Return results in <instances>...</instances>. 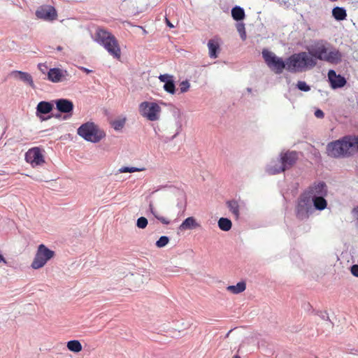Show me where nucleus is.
Here are the masks:
<instances>
[{
    "mask_svg": "<svg viewBox=\"0 0 358 358\" xmlns=\"http://www.w3.org/2000/svg\"><path fill=\"white\" fill-rule=\"evenodd\" d=\"M262 57L267 66L277 74H280L282 72L284 69H287V59L283 61L281 58H279L271 50L264 49L262 50Z\"/></svg>",
    "mask_w": 358,
    "mask_h": 358,
    "instance_id": "obj_9",
    "label": "nucleus"
},
{
    "mask_svg": "<svg viewBox=\"0 0 358 358\" xmlns=\"http://www.w3.org/2000/svg\"><path fill=\"white\" fill-rule=\"evenodd\" d=\"M231 331H229L227 334L226 337H228V336H229V334L231 333Z\"/></svg>",
    "mask_w": 358,
    "mask_h": 358,
    "instance_id": "obj_50",
    "label": "nucleus"
},
{
    "mask_svg": "<svg viewBox=\"0 0 358 358\" xmlns=\"http://www.w3.org/2000/svg\"><path fill=\"white\" fill-rule=\"evenodd\" d=\"M210 58L215 59L220 50V45L217 40L210 39L208 43Z\"/></svg>",
    "mask_w": 358,
    "mask_h": 358,
    "instance_id": "obj_20",
    "label": "nucleus"
},
{
    "mask_svg": "<svg viewBox=\"0 0 358 358\" xmlns=\"http://www.w3.org/2000/svg\"><path fill=\"white\" fill-rule=\"evenodd\" d=\"M315 358H317V357H315Z\"/></svg>",
    "mask_w": 358,
    "mask_h": 358,
    "instance_id": "obj_53",
    "label": "nucleus"
},
{
    "mask_svg": "<svg viewBox=\"0 0 358 358\" xmlns=\"http://www.w3.org/2000/svg\"><path fill=\"white\" fill-rule=\"evenodd\" d=\"M145 171V168H137V167H128L123 166L119 169L118 171L120 173H134L136 171Z\"/></svg>",
    "mask_w": 358,
    "mask_h": 358,
    "instance_id": "obj_32",
    "label": "nucleus"
},
{
    "mask_svg": "<svg viewBox=\"0 0 358 358\" xmlns=\"http://www.w3.org/2000/svg\"><path fill=\"white\" fill-rule=\"evenodd\" d=\"M77 134L87 141L98 143L106 137V133L94 122H86L77 129Z\"/></svg>",
    "mask_w": 358,
    "mask_h": 358,
    "instance_id": "obj_6",
    "label": "nucleus"
},
{
    "mask_svg": "<svg viewBox=\"0 0 358 358\" xmlns=\"http://www.w3.org/2000/svg\"><path fill=\"white\" fill-rule=\"evenodd\" d=\"M328 77L332 89L342 88L346 85V80L341 75H337L334 70H329Z\"/></svg>",
    "mask_w": 358,
    "mask_h": 358,
    "instance_id": "obj_15",
    "label": "nucleus"
},
{
    "mask_svg": "<svg viewBox=\"0 0 358 358\" xmlns=\"http://www.w3.org/2000/svg\"><path fill=\"white\" fill-rule=\"evenodd\" d=\"M141 114L149 121H157L159 118L161 107L155 102H142L139 106Z\"/></svg>",
    "mask_w": 358,
    "mask_h": 358,
    "instance_id": "obj_10",
    "label": "nucleus"
},
{
    "mask_svg": "<svg viewBox=\"0 0 358 358\" xmlns=\"http://www.w3.org/2000/svg\"><path fill=\"white\" fill-rule=\"evenodd\" d=\"M57 51H62L63 50V47L61 45H58L56 48Z\"/></svg>",
    "mask_w": 358,
    "mask_h": 358,
    "instance_id": "obj_45",
    "label": "nucleus"
},
{
    "mask_svg": "<svg viewBox=\"0 0 358 358\" xmlns=\"http://www.w3.org/2000/svg\"><path fill=\"white\" fill-rule=\"evenodd\" d=\"M308 56L317 60L338 64L342 62L343 54L338 49L333 47L325 40L319 39L312 41L307 47Z\"/></svg>",
    "mask_w": 358,
    "mask_h": 358,
    "instance_id": "obj_1",
    "label": "nucleus"
},
{
    "mask_svg": "<svg viewBox=\"0 0 358 358\" xmlns=\"http://www.w3.org/2000/svg\"><path fill=\"white\" fill-rule=\"evenodd\" d=\"M11 75L19 78L22 81L28 83L31 87H34V80L31 75L27 72L21 71H13Z\"/></svg>",
    "mask_w": 358,
    "mask_h": 358,
    "instance_id": "obj_18",
    "label": "nucleus"
},
{
    "mask_svg": "<svg viewBox=\"0 0 358 358\" xmlns=\"http://www.w3.org/2000/svg\"><path fill=\"white\" fill-rule=\"evenodd\" d=\"M164 90L171 94L176 93V84L173 78L164 85Z\"/></svg>",
    "mask_w": 358,
    "mask_h": 358,
    "instance_id": "obj_29",
    "label": "nucleus"
},
{
    "mask_svg": "<svg viewBox=\"0 0 358 358\" xmlns=\"http://www.w3.org/2000/svg\"><path fill=\"white\" fill-rule=\"evenodd\" d=\"M178 134V132L176 133L173 136V138H175L176 136H177V135Z\"/></svg>",
    "mask_w": 358,
    "mask_h": 358,
    "instance_id": "obj_51",
    "label": "nucleus"
},
{
    "mask_svg": "<svg viewBox=\"0 0 358 358\" xmlns=\"http://www.w3.org/2000/svg\"><path fill=\"white\" fill-rule=\"evenodd\" d=\"M94 40L103 45L108 53L114 58L120 57V48L115 37L109 31L98 29L95 34Z\"/></svg>",
    "mask_w": 358,
    "mask_h": 358,
    "instance_id": "obj_5",
    "label": "nucleus"
},
{
    "mask_svg": "<svg viewBox=\"0 0 358 358\" xmlns=\"http://www.w3.org/2000/svg\"><path fill=\"white\" fill-rule=\"evenodd\" d=\"M312 201L315 210H322L327 206L325 197L328 194V189L325 182L317 181L313 182L303 192Z\"/></svg>",
    "mask_w": 358,
    "mask_h": 358,
    "instance_id": "obj_3",
    "label": "nucleus"
},
{
    "mask_svg": "<svg viewBox=\"0 0 358 358\" xmlns=\"http://www.w3.org/2000/svg\"><path fill=\"white\" fill-rule=\"evenodd\" d=\"M148 225V220L145 217L141 216L136 221V226L139 229H144Z\"/></svg>",
    "mask_w": 358,
    "mask_h": 358,
    "instance_id": "obj_36",
    "label": "nucleus"
},
{
    "mask_svg": "<svg viewBox=\"0 0 358 358\" xmlns=\"http://www.w3.org/2000/svg\"><path fill=\"white\" fill-rule=\"evenodd\" d=\"M55 117H56V118H59V117H60V116H61V115H60V114H57V115H55Z\"/></svg>",
    "mask_w": 358,
    "mask_h": 358,
    "instance_id": "obj_49",
    "label": "nucleus"
},
{
    "mask_svg": "<svg viewBox=\"0 0 358 358\" xmlns=\"http://www.w3.org/2000/svg\"><path fill=\"white\" fill-rule=\"evenodd\" d=\"M83 69H84V71H85V72H87V73H90V72H91V70H89V69H87L83 68Z\"/></svg>",
    "mask_w": 358,
    "mask_h": 358,
    "instance_id": "obj_46",
    "label": "nucleus"
},
{
    "mask_svg": "<svg viewBox=\"0 0 358 358\" xmlns=\"http://www.w3.org/2000/svg\"><path fill=\"white\" fill-rule=\"evenodd\" d=\"M299 158V154L295 150H287L279 155V163L282 164V168H279L278 171H286L292 168L296 162Z\"/></svg>",
    "mask_w": 358,
    "mask_h": 358,
    "instance_id": "obj_11",
    "label": "nucleus"
},
{
    "mask_svg": "<svg viewBox=\"0 0 358 358\" xmlns=\"http://www.w3.org/2000/svg\"><path fill=\"white\" fill-rule=\"evenodd\" d=\"M233 358H241V357L238 355H235Z\"/></svg>",
    "mask_w": 358,
    "mask_h": 358,
    "instance_id": "obj_47",
    "label": "nucleus"
},
{
    "mask_svg": "<svg viewBox=\"0 0 358 358\" xmlns=\"http://www.w3.org/2000/svg\"><path fill=\"white\" fill-rule=\"evenodd\" d=\"M315 208L309 196L301 194L297 200L295 213L299 220H306L313 213Z\"/></svg>",
    "mask_w": 358,
    "mask_h": 358,
    "instance_id": "obj_7",
    "label": "nucleus"
},
{
    "mask_svg": "<svg viewBox=\"0 0 358 358\" xmlns=\"http://www.w3.org/2000/svg\"><path fill=\"white\" fill-rule=\"evenodd\" d=\"M125 122V117H123L122 119H116L115 120L112 122V127L115 131H120L124 127Z\"/></svg>",
    "mask_w": 358,
    "mask_h": 358,
    "instance_id": "obj_30",
    "label": "nucleus"
},
{
    "mask_svg": "<svg viewBox=\"0 0 358 358\" xmlns=\"http://www.w3.org/2000/svg\"><path fill=\"white\" fill-rule=\"evenodd\" d=\"M352 213H353L355 217L356 218V221H357L356 224L358 227V207L353 208Z\"/></svg>",
    "mask_w": 358,
    "mask_h": 358,
    "instance_id": "obj_41",
    "label": "nucleus"
},
{
    "mask_svg": "<svg viewBox=\"0 0 358 358\" xmlns=\"http://www.w3.org/2000/svg\"><path fill=\"white\" fill-rule=\"evenodd\" d=\"M296 87L300 91H302L304 92H308L311 90V88L308 86V85L304 80H299L296 83Z\"/></svg>",
    "mask_w": 358,
    "mask_h": 358,
    "instance_id": "obj_34",
    "label": "nucleus"
},
{
    "mask_svg": "<svg viewBox=\"0 0 358 358\" xmlns=\"http://www.w3.org/2000/svg\"><path fill=\"white\" fill-rule=\"evenodd\" d=\"M38 68L43 73H47V71H48V66L45 64H39L38 65Z\"/></svg>",
    "mask_w": 358,
    "mask_h": 358,
    "instance_id": "obj_40",
    "label": "nucleus"
},
{
    "mask_svg": "<svg viewBox=\"0 0 358 358\" xmlns=\"http://www.w3.org/2000/svg\"><path fill=\"white\" fill-rule=\"evenodd\" d=\"M279 168H282V164L279 163V162L275 164H269L266 167V171L271 175L278 174L281 172H284L285 171H279Z\"/></svg>",
    "mask_w": 358,
    "mask_h": 358,
    "instance_id": "obj_28",
    "label": "nucleus"
},
{
    "mask_svg": "<svg viewBox=\"0 0 358 358\" xmlns=\"http://www.w3.org/2000/svg\"><path fill=\"white\" fill-rule=\"evenodd\" d=\"M231 16L233 19L237 22L243 20L245 17V12L244 8L239 6H236L231 9Z\"/></svg>",
    "mask_w": 358,
    "mask_h": 358,
    "instance_id": "obj_21",
    "label": "nucleus"
},
{
    "mask_svg": "<svg viewBox=\"0 0 358 358\" xmlns=\"http://www.w3.org/2000/svg\"><path fill=\"white\" fill-rule=\"evenodd\" d=\"M227 289L232 294H241L243 292L244 290H245V282L241 281L238 282L236 285H229Z\"/></svg>",
    "mask_w": 358,
    "mask_h": 358,
    "instance_id": "obj_24",
    "label": "nucleus"
},
{
    "mask_svg": "<svg viewBox=\"0 0 358 358\" xmlns=\"http://www.w3.org/2000/svg\"><path fill=\"white\" fill-rule=\"evenodd\" d=\"M0 262H3L5 264H7V262L6 260L5 259L4 257L0 254Z\"/></svg>",
    "mask_w": 358,
    "mask_h": 358,
    "instance_id": "obj_43",
    "label": "nucleus"
},
{
    "mask_svg": "<svg viewBox=\"0 0 358 358\" xmlns=\"http://www.w3.org/2000/svg\"><path fill=\"white\" fill-rule=\"evenodd\" d=\"M246 90H247V92H249V93H250V92H252L251 88H247V89H246Z\"/></svg>",
    "mask_w": 358,
    "mask_h": 358,
    "instance_id": "obj_48",
    "label": "nucleus"
},
{
    "mask_svg": "<svg viewBox=\"0 0 358 358\" xmlns=\"http://www.w3.org/2000/svg\"><path fill=\"white\" fill-rule=\"evenodd\" d=\"M218 227L224 231H228L231 229L232 223L227 217H220L217 222Z\"/></svg>",
    "mask_w": 358,
    "mask_h": 358,
    "instance_id": "obj_26",
    "label": "nucleus"
},
{
    "mask_svg": "<svg viewBox=\"0 0 358 358\" xmlns=\"http://www.w3.org/2000/svg\"><path fill=\"white\" fill-rule=\"evenodd\" d=\"M166 24L169 27H173L174 26L170 22V21H169L168 20H166Z\"/></svg>",
    "mask_w": 358,
    "mask_h": 358,
    "instance_id": "obj_44",
    "label": "nucleus"
},
{
    "mask_svg": "<svg viewBox=\"0 0 358 358\" xmlns=\"http://www.w3.org/2000/svg\"><path fill=\"white\" fill-rule=\"evenodd\" d=\"M314 115L316 118H322L324 115V113L321 109H317L315 110Z\"/></svg>",
    "mask_w": 358,
    "mask_h": 358,
    "instance_id": "obj_38",
    "label": "nucleus"
},
{
    "mask_svg": "<svg viewBox=\"0 0 358 358\" xmlns=\"http://www.w3.org/2000/svg\"><path fill=\"white\" fill-rule=\"evenodd\" d=\"M190 87L189 82L187 80H182L179 84V90L180 93L187 92Z\"/></svg>",
    "mask_w": 358,
    "mask_h": 358,
    "instance_id": "obj_35",
    "label": "nucleus"
},
{
    "mask_svg": "<svg viewBox=\"0 0 358 358\" xmlns=\"http://www.w3.org/2000/svg\"><path fill=\"white\" fill-rule=\"evenodd\" d=\"M57 109L62 113H71L74 109L73 103L66 99H57L55 101Z\"/></svg>",
    "mask_w": 358,
    "mask_h": 358,
    "instance_id": "obj_16",
    "label": "nucleus"
},
{
    "mask_svg": "<svg viewBox=\"0 0 358 358\" xmlns=\"http://www.w3.org/2000/svg\"><path fill=\"white\" fill-rule=\"evenodd\" d=\"M67 348L74 352H79L82 350V345L78 340H71L67 343Z\"/></svg>",
    "mask_w": 358,
    "mask_h": 358,
    "instance_id": "obj_27",
    "label": "nucleus"
},
{
    "mask_svg": "<svg viewBox=\"0 0 358 358\" xmlns=\"http://www.w3.org/2000/svg\"><path fill=\"white\" fill-rule=\"evenodd\" d=\"M200 224L197 223L194 217L190 216L185 218L179 226L180 231L192 230L199 228Z\"/></svg>",
    "mask_w": 358,
    "mask_h": 358,
    "instance_id": "obj_17",
    "label": "nucleus"
},
{
    "mask_svg": "<svg viewBox=\"0 0 358 358\" xmlns=\"http://www.w3.org/2000/svg\"><path fill=\"white\" fill-rule=\"evenodd\" d=\"M332 15L338 21H343L346 19V9L343 7L336 6L332 10Z\"/></svg>",
    "mask_w": 358,
    "mask_h": 358,
    "instance_id": "obj_22",
    "label": "nucleus"
},
{
    "mask_svg": "<svg viewBox=\"0 0 358 358\" xmlns=\"http://www.w3.org/2000/svg\"><path fill=\"white\" fill-rule=\"evenodd\" d=\"M236 28L242 40H245L247 38V34L245 33V24L243 22H238L236 24Z\"/></svg>",
    "mask_w": 358,
    "mask_h": 358,
    "instance_id": "obj_31",
    "label": "nucleus"
},
{
    "mask_svg": "<svg viewBox=\"0 0 358 358\" xmlns=\"http://www.w3.org/2000/svg\"><path fill=\"white\" fill-rule=\"evenodd\" d=\"M172 78H173V76L168 73L161 74L159 76V79L160 80V81L164 82V83H166Z\"/></svg>",
    "mask_w": 358,
    "mask_h": 358,
    "instance_id": "obj_37",
    "label": "nucleus"
},
{
    "mask_svg": "<svg viewBox=\"0 0 358 358\" xmlns=\"http://www.w3.org/2000/svg\"><path fill=\"white\" fill-rule=\"evenodd\" d=\"M351 273L356 277H358V265H353L350 268Z\"/></svg>",
    "mask_w": 358,
    "mask_h": 358,
    "instance_id": "obj_39",
    "label": "nucleus"
},
{
    "mask_svg": "<svg viewBox=\"0 0 358 358\" xmlns=\"http://www.w3.org/2000/svg\"><path fill=\"white\" fill-rule=\"evenodd\" d=\"M149 210L155 218L160 221L162 224L169 225L171 223L168 218L158 214L152 202H150L149 203Z\"/></svg>",
    "mask_w": 358,
    "mask_h": 358,
    "instance_id": "obj_25",
    "label": "nucleus"
},
{
    "mask_svg": "<svg viewBox=\"0 0 358 358\" xmlns=\"http://www.w3.org/2000/svg\"><path fill=\"white\" fill-rule=\"evenodd\" d=\"M169 243V238L166 236H162L155 243L157 248H163Z\"/></svg>",
    "mask_w": 358,
    "mask_h": 358,
    "instance_id": "obj_33",
    "label": "nucleus"
},
{
    "mask_svg": "<svg viewBox=\"0 0 358 358\" xmlns=\"http://www.w3.org/2000/svg\"><path fill=\"white\" fill-rule=\"evenodd\" d=\"M55 252L44 244L38 245L37 251L36 252L34 259L31 263V266L34 269H39L45 266V264L53 258Z\"/></svg>",
    "mask_w": 358,
    "mask_h": 358,
    "instance_id": "obj_8",
    "label": "nucleus"
},
{
    "mask_svg": "<svg viewBox=\"0 0 358 358\" xmlns=\"http://www.w3.org/2000/svg\"><path fill=\"white\" fill-rule=\"evenodd\" d=\"M357 150H358V146H357Z\"/></svg>",
    "mask_w": 358,
    "mask_h": 358,
    "instance_id": "obj_52",
    "label": "nucleus"
},
{
    "mask_svg": "<svg viewBox=\"0 0 358 358\" xmlns=\"http://www.w3.org/2000/svg\"><path fill=\"white\" fill-rule=\"evenodd\" d=\"M227 207L236 219L240 217V204L236 200L228 201L227 202Z\"/></svg>",
    "mask_w": 358,
    "mask_h": 358,
    "instance_id": "obj_23",
    "label": "nucleus"
},
{
    "mask_svg": "<svg viewBox=\"0 0 358 358\" xmlns=\"http://www.w3.org/2000/svg\"><path fill=\"white\" fill-rule=\"evenodd\" d=\"M36 15L38 19L52 21L57 17V12L52 6H41L36 11Z\"/></svg>",
    "mask_w": 358,
    "mask_h": 358,
    "instance_id": "obj_14",
    "label": "nucleus"
},
{
    "mask_svg": "<svg viewBox=\"0 0 358 358\" xmlns=\"http://www.w3.org/2000/svg\"><path fill=\"white\" fill-rule=\"evenodd\" d=\"M321 317L326 321H328L330 324H332L329 318V315L327 313H321Z\"/></svg>",
    "mask_w": 358,
    "mask_h": 358,
    "instance_id": "obj_42",
    "label": "nucleus"
},
{
    "mask_svg": "<svg viewBox=\"0 0 358 358\" xmlns=\"http://www.w3.org/2000/svg\"><path fill=\"white\" fill-rule=\"evenodd\" d=\"M358 136L348 135L340 139L329 142L326 147L328 157L343 159L352 156L357 150Z\"/></svg>",
    "mask_w": 358,
    "mask_h": 358,
    "instance_id": "obj_2",
    "label": "nucleus"
},
{
    "mask_svg": "<svg viewBox=\"0 0 358 358\" xmlns=\"http://www.w3.org/2000/svg\"><path fill=\"white\" fill-rule=\"evenodd\" d=\"M69 76L66 69L60 68H52L47 71V79L52 83H59L65 81Z\"/></svg>",
    "mask_w": 358,
    "mask_h": 358,
    "instance_id": "obj_13",
    "label": "nucleus"
},
{
    "mask_svg": "<svg viewBox=\"0 0 358 358\" xmlns=\"http://www.w3.org/2000/svg\"><path fill=\"white\" fill-rule=\"evenodd\" d=\"M53 108V105L48 101H42L36 106V115L41 118V114L49 113Z\"/></svg>",
    "mask_w": 358,
    "mask_h": 358,
    "instance_id": "obj_19",
    "label": "nucleus"
},
{
    "mask_svg": "<svg viewBox=\"0 0 358 358\" xmlns=\"http://www.w3.org/2000/svg\"><path fill=\"white\" fill-rule=\"evenodd\" d=\"M25 160L33 167L41 166L44 163V156L39 147H34L25 153Z\"/></svg>",
    "mask_w": 358,
    "mask_h": 358,
    "instance_id": "obj_12",
    "label": "nucleus"
},
{
    "mask_svg": "<svg viewBox=\"0 0 358 358\" xmlns=\"http://www.w3.org/2000/svg\"><path fill=\"white\" fill-rule=\"evenodd\" d=\"M317 62L308 52L293 54L287 59V70L292 73L302 72L315 66Z\"/></svg>",
    "mask_w": 358,
    "mask_h": 358,
    "instance_id": "obj_4",
    "label": "nucleus"
}]
</instances>
